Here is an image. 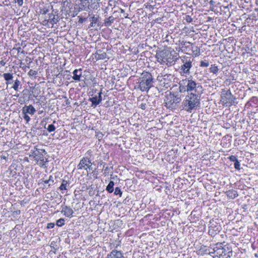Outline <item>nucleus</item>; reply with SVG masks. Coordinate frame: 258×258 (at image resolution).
Masks as SVG:
<instances>
[{
  "mask_svg": "<svg viewBox=\"0 0 258 258\" xmlns=\"http://www.w3.org/2000/svg\"><path fill=\"white\" fill-rule=\"evenodd\" d=\"M201 95L190 93L185 96L182 102V105L187 111L191 112L192 110L196 109L200 105Z\"/></svg>",
  "mask_w": 258,
  "mask_h": 258,
  "instance_id": "1",
  "label": "nucleus"
},
{
  "mask_svg": "<svg viewBox=\"0 0 258 258\" xmlns=\"http://www.w3.org/2000/svg\"><path fill=\"white\" fill-rule=\"evenodd\" d=\"M177 55V53L174 50H164L157 53L156 57L160 63L172 65L175 63Z\"/></svg>",
  "mask_w": 258,
  "mask_h": 258,
  "instance_id": "2",
  "label": "nucleus"
},
{
  "mask_svg": "<svg viewBox=\"0 0 258 258\" xmlns=\"http://www.w3.org/2000/svg\"><path fill=\"white\" fill-rule=\"evenodd\" d=\"M138 89L142 92H148L153 87L154 79L151 73L143 72L138 80Z\"/></svg>",
  "mask_w": 258,
  "mask_h": 258,
  "instance_id": "3",
  "label": "nucleus"
},
{
  "mask_svg": "<svg viewBox=\"0 0 258 258\" xmlns=\"http://www.w3.org/2000/svg\"><path fill=\"white\" fill-rule=\"evenodd\" d=\"M92 152L89 150L85 154V156L83 157L77 165L79 170L85 169L88 172L93 171L92 162L90 157L92 155Z\"/></svg>",
  "mask_w": 258,
  "mask_h": 258,
  "instance_id": "4",
  "label": "nucleus"
},
{
  "mask_svg": "<svg viewBox=\"0 0 258 258\" xmlns=\"http://www.w3.org/2000/svg\"><path fill=\"white\" fill-rule=\"evenodd\" d=\"M181 101V99L179 95L170 93L165 96L164 99L165 106L168 109H175Z\"/></svg>",
  "mask_w": 258,
  "mask_h": 258,
  "instance_id": "5",
  "label": "nucleus"
},
{
  "mask_svg": "<svg viewBox=\"0 0 258 258\" xmlns=\"http://www.w3.org/2000/svg\"><path fill=\"white\" fill-rule=\"evenodd\" d=\"M186 81L187 89L188 93H194L196 94H202L203 93V88L202 86L191 79H185Z\"/></svg>",
  "mask_w": 258,
  "mask_h": 258,
  "instance_id": "6",
  "label": "nucleus"
},
{
  "mask_svg": "<svg viewBox=\"0 0 258 258\" xmlns=\"http://www.w3.org/2000/svg\"><path fill=\"white\" fill-rule=\"evenodd\" d=\"M47 154L44 149H36L30 155V157H33L37 163L41 167H43L45 163L48 162L47 160L44 161V156Z\"/></svg>",
  "mask_w": 258,
  "mask_h": 258,
  "instance_id": "7",
  "label": "nucleus"
},
{
  "mask_svg": "<svg viewBox=\"0 0 258 258\" xmlns=\"http://www.w3.org/2000/svg\"><path fill=\"white\" fill-rule=\"evenodd\" d=\"M221 98V101L224 105L230 106L235 103V98L232 95L230 90H222Z\"/></svg>",
  "mask_w": 258,
  "mask_h": 258,
  "instance_id": "8",
  "label": "nucleus"
},
{
  "mask_svg": "<svg viewBox=\"0 0 258 258\" xmlns=\"http://www.w3.org/2000/svg\"><path fill=\"white\" fill-rule=\"evenodd\" d=\"M105 258H125V257L121 251L113 249L107 254Z\"/></svg>",
  "mask_w": 258,
  "mask_h": 258,
  "instance_id": "9",
  "label": "nucleus"
},
{
  "mask_svg": "<svg viewBox=\"0 0 258 258\" xmlns=\"http://www.w3.org/2000/svg\"><path fill=\"white\" fill-rule=\"evenodd\" d=\"M183 64L181 66V70L183 74H188L189 73V70L192 67L191 61L186 60L184 61L182 60Z\"/></svg>",
  "mask_w": 258,
  "mask_h": 258,
  "instance_id": "10",
  "label": "nucleus"
},
{
  "mask_svg": "<svg viewBox=\"0 0 258 258\" xmlns=\"http://www.w3.org/2000/svg\"><path fill=\"white\" fill-rule=\"evenodd\" d=\"M61 208L62 210L61 211V213H63L65 216L69 218H71L73 217L74 211L71 207L67 206H62Z\"/></svg>",
  "mask_w": 258,
  "mask_h": 258,
  "instance_id": "11",
  "label": "nucleus"
},
{
  "mask_svg": "<svg viewBox=\"0 0 258 258\" xmlns=\"http://www.w3.org/2000/svg\"><path fill=\"white\" fill-rule=\"evenodd\" d=\"M48 19L45 20V21H46L47 23L49 22L52 25V27L54 24H56L59 19V17L57 16H55L53 13H49L48 14Z\"/></svg>",
  "mask_w": 258,
  "mask_h": 258,
  "instance_id": "12",
  "label": "nucleus"
},
{
  "mask_svg": "<svg viewBox=\"0 0 258 258\" xmlns=\"http://www.w3.org/2000/svg\"><path fill=\"white\" fill-rule=\"evenodd\" d=\"M22 110L23 113H29L31 115H33L36 112L35 108L32 105L24 106Z\"/></svg>",
  "mask_w": 258,
  "mask_h": 258,
  "instance_id": "13",
  "label": "nucleus"
},
{
  "mask_svg": "<svg viewBox=\"0 0 258 258\" xmlns=\"http://www.w3.org/2000/svg\"><path fill=\"white\" fill-rule=\"evenodd\" d=\"M179 90L181 93L187 92L186 81H185V79H183L179 82Z\"/></svg>",
  "mask_w": 258,
  "mask_h": 258,
  "instance_id": "14",
  "label": "nucleus"
},
{
  "mask_svg": "<svg viewBox=\"0 0 258 258\" xmlns=\"http://www.w3.org/2000/svg\"><path fill=\"white\" fill-rule=\"evenodd\" d=\"M82 73V69L75 70L73 72V79L76 81H80L81 80Z\"/></svg>",
  "mask_w": 258,
  "mask_h": 258,
  "instance_id": "15",
  "label": "nucleus"
},
{
  "mask_svg": "<svg viewBox=\"0 0 258 258\" xmlns=\"http://www.w3.org/2000/svg\"><path fill=\"white\" fill-rule=\"evenodd\" d=\"M81 2V8L80 10L87 11L88 9H90V5L86 6L87 3H90L92 2V0H80Z\"/></svg>",
  "mask_w": 258,
  "mask_h": 258,
  "instance_id": "16",
  "label": "nucleus"
},
{
  "mask_svg": "<svg viewBox=\"0 0 258 258\" xmlns=\"http://www.w3.org/2000/svg\"><path fill=\"white\" fill-rule=\"evenodd\" d=\"M107 54L101 50H98L95 53V58L97 59H104L106 58Z\"/></svg>",
  "mask_w": 258,
  "mask_h": 258,
  "instance_id": "17",
  "label": "nucleus"
},
{
  "mask_svg": "<svg viewBox=\"0 0 258 258\" xmlns=\"http://www.w3.org/2000/svg\"><path fill=\"white\" fill-rule=\"evenodd\" d=\"M227 196L232 199H234L238 197V195L237 191L235 190H229L226 191Z\"/></svg>",
  "mask_w": 258,
  "mask_h": 258,
  "instance_id": "18",
  "label": "nucleus"
},
{
  "mask_svg": "<svg viewBox=\"0 0 258 258\" xmlns=\"http://www.w3.org/2000/svg\"><path fill=\"white\" fill-rule=\"evenodd\" d=\"M190 49H191L192 52L195 56H198L200 55V49L198 46H196L193 44V45L190 47Z\"/></svg>",
  "mask_w": 258,
  "mask_h": 258,
  "instance_id": "19",
  "label": "nucleus"
},
{
  "mask_svg": "<svg viewBox=\"0 0 258 258\" xmlns=\"http://www.w3.org/2000/svg\"><path fill=\"white\" fill-rule=\"evenodd\" d=\"M114 18L112 16H110L104 20V25L106 27L110 26L114 22Z\"/></svg>",
  "mask_w": 258,
  "mask_h": 258,
  "instance_id": "20",
  "label": "nucleus"
},
{
  "mask_svg": "<svg viewBox=\"0 0 258 258\" xmlns=\"http://www.w3.org/2000/svg\"><path fill=\"white\" fill-rule=\"evenodd\" d=\"M89 100L92 103V106L96 107L100 103V102L98 101V98L97 96L90 98Z\"/></svg>",
  "mask_w": 258,
  "mask_h": 258,
  "instance_id": "21",
  "label": "nucleus"
},
{
  "mask_svg": "<svg viewBox=\"0 0 258 258\" xmlns=\"http://www.w3.org/2000/svg\"><path fill=\"white\" fill-rule=\"evenodd\" d=\"M114 185V183L113 181H110L109 182V183L107 185L106 188V190L109 193H112L113 192Z\"/></svg>",
  "mask_w": 258,
  "mask_h": 258,
  "instance_id": "22",
  "label": "nucleus"
},
{
  "mask_svg": "<svg viewBox=\"0 0 258 258\" xmlns=\"http://www.w3.org/2000/svg\"><path fill=\"white\" fill-rule=\"evenodd\" d=\"M3 77L6 81H10L11 80H12L13 79V74L9 73H4L3 74Z\"/></svg>",
  "mask_w": 258,
  "mask_h": 258,
  "instance_id": "23",
  "label": "nucleus"
},
{
  "mask_svg": "<svg viewBox=\"0 0 258 258\" xmlns=\"http://www.w3.org/2000/svg\"><path fill=\"white\" fill-rule=\"evenodd\" d=\"M182 45L184 46V48H185V51H189L191 50V49H190V47L193 45V43L190 42H183Z\"/></svg>",
  "mask_w": 258,
  "mask_h": 258,
  "instance_id": "24",
  "label": "nucleus"
},
{
  "mask_svg": "<svg viewBox=\"0 0 258 258\" xmlns=\"http://www.w3.org/2000/svg\"><path fill=\"white\" fill-rule=\"evenodd\" d=\"M68 184H69L67 180H63L60 186H59L60 190H67V187Z\"/></svg>",
  "mask_w": 258,
  "mask_h": 258,
  "instance_id": "25",
  "label": "nucleus"
},
{
  "mask_svg": "<svg viewBox=\"0 0 258 258\" xmlns=\"http://www.w3.org/2000/svg\"><path fill=\"white\" fill-rule=\"evenodd\" d=\"M219 71V69L218 67L215 66V64L211 65L210 68V72L211 73H213L214 74H216Z\"/></svg>",
  "mask_w": 258,
  "mask_h": 258,
  "instance_id": "26",
  "label": "nucleus"
},
{
  "mask_svg": "<svg viewBox=\"0 0 258 258\" xmlns=\"http://www.w3.org/2000/svg\"><path fill=\"white\" fill-rule=\"evenodd\" d=\"M20 81L18 79H16L15 81L14 84L12 88L16 91H18L19 86L20 85Z\"/></svg>",
  "mask_w": 258,
  "mask_h": 258,
  "instance_id": "27",
  "label": "nucleus"
},
{
  "mask_svg": "<svg viewBox=\"0 0 258 258\" xmlns=\"http://www.w3.org/2000/svg\"><path fill=\"white\" fill-rule=\"evenodd\" d=\"M56 224L58 227L62 226L64 225V220L63 218H60L56 221Z\"/></svg>",
  "mask_w": 258,
  "mask_h": 258,
  "instance_id": "28",
  "label": "nucleus"
},
{
  "mask_svg": "<svg viewBox=\"0 0 258 258\" xmlns=\"http://www.w3.org/2000/svg\"><path fill=\"white\" fill-rule=\"evenodd\" d=\"M43 182L44 184H49V186H50L51 184L53 183L54 182L53 177L50 175L48 180H44Z\"/></svg>",
  "mask_w": 258,
  "mask_h": 258,
  "instance_id": "29",
  "label": "nucleus"
},
{
  "mask_svg": "<svg viewBox=\"0 0 258 258\" xmlns=\"http://www.w3.org/2000/svg\"><path fill=\"white\" fill-rule=\"evenodd\" d=\"M209 66V62L207 60H202L200 62V66L201 67H208Z\"/></svg>",
  "mask_w": 258,
  "mask_h": 258,
  "instance_id": "30",
  "label": "nucleus"
},
{
  "mask_svg": "<svg viewBox=\"0 0 258 258\" xmlns=\"http://www.w3.org/2000/svg\"><path fill=\"white\" fill-rule=\"evenodd\" d=\"M91 23H90V26L91 27L94 26V24H96L98 21V18L95 17V16H93L91 17Z\"/></svg>",
  "mask_w": 258,
  "mask_h": 258,
  "instance_id": "31",
  "label": "nucleus"
},
{
  "mask_svg": "<svg viewBox=\"0 0 258 258\" xmlns=\"http://www.w3.org/2000/svg\"><path fill=\"white\" fill-rule=\"evenodd\" d=\"M122 191H121V189L119 187H117L115 188V191H114V194L115 195H119V196L120 197H121L122 196Z\"/></svg>",
  "mask_w": 258,
  "mask_h": 258,
  "instance_id": "32",
  "label": "nucleus"
},
{
  "mask_svg": "<svg viewBox=\"0 0 258 258\" xmlns=\"http://www.w3.org/2000/svg\"><path fill=\"white\" fill-rule=\"evenodd\" d=\"M55 128H56L53 124H49L48 127H47V130L49 133L54 132Z\"/></svg>",
  "mask_w": 258,
  "mask_h": 258,
  "instance_id": "33",
  "label": "nucleus"
},
{
  "mask_svg": "<svg viewBox=\"0 0 258 258\" xmlns=\"http://www.w3.org/2000/svg\"><path fill=\"white\" fill-rule=\"evenodd\" d=\"M28 74L30 76H36L37 74V72L33 70H30Z\"/></svg>",
  "mask_w": 258,
  "mask_h": 258,
  "instance_id": "34",
  "label": "nucleus"
},
{
  "mask_svg": "<svg viewBox=\"0 0 258 258\" xmlns=\"http://www.w3.org/2000/svg\"><path fill=\"white\" fill-rule=\"evenodd\" d=\"M90 7L94 10H97L99 8V3L96 4H92L91 5H90Z\"/></svg>",
  "mask_w": 258,
  "mask_h": 258,
  "instance_id": "35",
  "label": "nucleus"
},
{
  "mask_svg": "<svg viewBox=\"0 0 258 258\" xmlns=\"http://www.w3.org/2000/svg\"><path fill=\"white\" fill-rule=\"evenodd\" d=\"M24 115H23V118L26 121L27 123H28L30 120V117L27 115V113H23Z\"/></svg>",
  "mask_w": 258,
  "mask_h": 258,
  "instance_id": "36",
  "label": "nucleus"
},
{
  "mask_svg": "<svg viewBox=\"0 0 258 258\" xmlns=\"http://www.w3.org/2000/svg\"><path fill=\"white\" fill-rule=\"evenodd\" d=\"M240 163L238 161V160H237L234 163V167H235V169H236L237 170H239L240 169Z\"/></svg>",
  "mask_w": 258,
  "mask_h": 258,
  "instance_id": "37",
  "label": "nucleus"
},
{
  "mask_svg": "<svg viewBox=\"0 0 258 258\" xmlns=\"http://www.w3.org/2000/svg\"><path fill=\"white\" fill-rule=\"evenodd\" d=\"M185 20L187 23H190L192 21V18L189 15H186Z\"/></svg>",
  "mask_w": 258,
  "mask_h": 258,
  "instance_id": "38",
  "label": "nucleus"
},
{
  "mask_svg": "<svg viewBox=\"0 0 258 258\" xmlns=\"http://www.w3.org/2000/svg\"><path fill=\"white\" fill-rule=\"evenodd\" d=\"M229 160L232 162H236L238 159L235 156L231 155L229 157Z\"/></svg>",
  "mask_w": 258,
  "mask_h": 258,
  "instance_id": "39",
  "label": "nucleus"
},
{
  "mask_svg": "<svg viewBox=\"0 0 258 258\" xmlns=\"http://www.w3.org/2000/svg\"><path fill=\"white\" fill-rule=\"evenodd\" d=\"M13 49L17 50L18 51V53L21 52V53L25 54V52L24 50H21V48L20 46H19L18 47H14Z\"/></svg>",
  "mask_w": 258,
  "mask_h": 258,
  "instance_id": "40",
  "label": "nucleus"
},
{
  "mask_svg": "<svg viewBox=\"0 0 258 258\" xmlns=\"http://www.w3.org/2000/svg\"><path fill=\"white\" fill-rule=\"evenodd\" d=\"M140 107L143 110H145L147 108V104L146 103H142L140 105Z\"/></svg>",
  "mask_w": 258,
  "mask_h": 258,
  "instance_id": "41",
  "label": "nucleus"
},
{
  "mask_svg": "<svg viewBox=\"0 0 258 258\" xmlns=\"http://www.w3.org/2000/svg\"><path fill=\"white\" fill-rule=\"evenodd\" d=\"M54 226V224L53 223H49L47 224V228L48 229L53 228Z\"/></svg>",
  "mask_w": 258,
  "mask_h": 258,
  "instance_id": "42",
  "label": "nucleus"
},
{
  "mask_svg": "<svg viewBox=\"0 0 258 258\" xmlns=\"http://www.w3.org/2000/svg\"><path fill=\"white\" fill-rule=\"evenodd\" d=\"M24 0H15V2L17 3L19 6H22L23 4Z\"/></svg>",
  "mask_w": 258,
  "mask_h": 258,
  "instance_id": "43",
  "label": "nucleus"
},
{
  "mask_svg": "<svg viewBox=\"0 0 258 258\" xmlns=\"http://www.w3.org/2000/svg\"><path fill=\"white\" fill-rule=\"evenodd\" d=\"M48 12V9H43L40 10V13L42 14H46Z\"/></svg>",
  "mask_w": 258,
  "mask_h": 258,
  "instance_id": "44",
  "label": "nucleus"
},
{
  "mask_svg": "<svg viewBox=\"0 0 258 258\" xmlns=\"http://www.w3.org/2000/svg\"><path fill=\"white\" fill-rule=\"evenodd\" d=\"M79 17V22L80 23H83L87 19V18H83L82 17Z\"/></svg>",
  "mask_w": 258,
  "mask_h": 258,
  "instance_id": "45",
  "label": "nucleus"
},
{
  "mask_svg": "<svg viewBox=\"0 0 258 258\" xmlns=\"http://www.w3.org/2000/svg\"><path fill=\"white\" fill-rule=\"evenodd\" d=\"M101 94H102V92H100L99 93H98V96H97L98 98V101H100V102H101L102 101V96H101Z\"/></svg>",
  "mask_w": 258,
  "mask_h": 258,
  "instance_id": "46",
  "label": "nucleus"
},
{
  "mask_svg": "<svg viewBox=\"0 0 258 258\" xmlns=\"http://www.w3.org/2000/svg\"><path fill=\"white\" fill-rule=\"evenodd\" d=\"M108 173H109V168L108 167H106L104 169V174H107Z\"/></svg>",
  "mask_w": 258,
  "mask_h": 258,
  "instance_id": "47",
  "label": "nucleus"
},
{
  "mask_svg": "<svg viewBox=\"0 0 258 258\" xmlns=\"http://www.w3.org/2000/svg\"><path fill=\"white\" fill-rule=\"evenodd\" d=\"M0 64L2 66H4L6 64V62L4 61L3 60H2L0 61Z\"/></svg>",
  "mask_w": 258,
  "mask_h": 258,
  "instance_id": "48",
  "label": "nucleus"
},
{
  "mask_svg": "<svg viewBox=\"0 0 258 258\" xmlns=\"http://www.w3.org/2000/svg\"><path fill=\"white\" fill-rule=\"evenodd\" d=\"M11 84V83H10V81H7V82H6V84H7V85H9V84Z\"/></svg>",
  "mask_w": 258,
  "mask_h": 258,
  "instance_id": "49",
  "label": "nucleus"
},
{
  "mask_svg": "<svg viewBox=\"0 0 258 258\" xmlns=\"http://www.w3.org/2000/svg\"><path fill=\"white\" fill-rule=\"evenodd\" d=\"M213 3H214L213 1H211L210 2V4H213Z\"/></svg>",
  "mask_w": 258,
  "mask_h": 258,
  "instance_id": "50",
  "label": "nucleus"
},
{
  "mask_svg": "<svg viewBox=\"0 0 258 258\" xmlns=\"http://www.w3.org/2000/svg\"><path fill=\"white\" fill-rule=\"evenodd\" d=\"M123 12H124V10L122 9H121V13H123Z\"/></svg>",
  "mask_w": 258,
  "mask_h": 258,
  "instance_id": "51",
  "label": "nucleus"
},
{
  "mask_svg": "<svg viewBox=\"0 0 258 258\" xmlns=\"http://www.w3.org/2000/svg\"><path fill=\"white\" fill-rule=\"evenodd\" d=\"M215 231H219V230L218 228H217L215 230Z\"/></svg>",
  "mask_w": 258,
  "mask_h": 258,
  "instance_id": "52",
  "label": "nucleus"
},
{
  "mask_svg": "<svg viewBox=\"0 0 258 258\" xmlns=\"http://www.w3.org/2000/svg\"><path fill=\"white\" fill-rule=\"evenodd\" d=\"M211 230H212V227L210 228V229L209 230V232H211Z\"/></svg>",
  "mask_w": 258,
  "mask_h": 258,
  "instance_id": "53",
  "label": "nucleus"
},
{
  "mask_svg": "<svg viewBox=\"0 0 258 258\" xmlns=\"http://www.w3.org/2000/svg\"><path fill=\"white\" fill-rule=\"evenodd\" d=\"M94 1H96V2H98V1H100V0H94Z\"/></svg>",
  "mask_w": 258,
  "mask_h": 258,
  "instance_id": "54",
  "label": "nucleus"
}]
</instances>
